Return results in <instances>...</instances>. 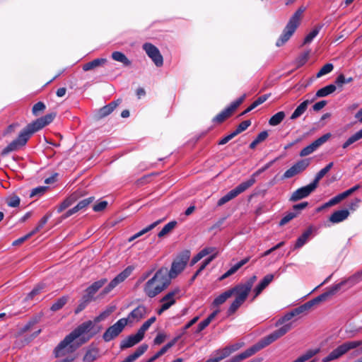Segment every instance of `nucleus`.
Masks as SVG:
<instances>
[{"label":"nucleus","mask_w":362,"mask_h":362,"mask_svg":"<svg viewBox=\"0 0 362 362\" xmlns=\"http://www.w3.org/2000/svg\"><path fill=\"white\" fill-rule=\"evenodd\" d=\"M107 279L105 278L100 279V280L93 282L86 290V294L83 296V299L86 303H89L93 300L94 295L106 283Z\"/></svg>","instance_id":"nucleus-18"},{"label":"nucleus","mask_w":362,"mask_h":362,"mask_svg":"<svg viewBox=\"0 0 362 362\" xmlns=\"http://www.w3.org/2000/svg\"><path fill=\"white\" fill-rule=\"evenodd\" d=\"M298 213L296 212H289L286 215H285L279 222L280 226H284L291 221L297 216Z\"/></svg>","instance_id":"nucleus-56"},{"label":"nucleus","mask_w":362,"mask_h":362,"mask_svg":"<svg viewBox=\"0 0 362 362\" xmlns=\"http://www.w3.org/2000/svg\"><path fill=\"white\" fill-rule=\"evenodd\" d=\"M317 186L312 182L310 184L294 191L290 198V201L297 202L300 199L305 198L308 197L313 192H314Z\"/></svg>","instance_id":"nucleus-19"},{"label":"nucleus","mask_w":362,"mask_h":362,"mask_svg":"<svg viewBox=\"0 0 362 362\" xmlns=\"http://www.w3.org/2000/svg\"><path fill=\"white\" fill-rule=\"evenodd\" d=\"M251 124L250 120H245L242 122L236 128V129L233 132L235 136L240 134L241 132L246 130Z\"/></svg>","instance_id":"nucleus-51"},{"label":"nucleus","mask_w":362,"mask_h":362,"mask_svg":"<svg viewBox=\"0 0 362 362\" xmlns=\"http://www.w3.org/2000/svg\"><path fill=\"white\" fill-rule=\"evenodd\" d=\"M177 225V222L173 221H170L161 229V230L158 233V236L159 238H162L169 233Z\"/></svg>","instance_id":"nucleus-41"},{"label":"nucleus","mask_w":362,"mask_h":362,"mask_svg":"<svg viewBox=\"0 0 362 362\" xmlns=\"http://www.w3.org/2000/svg\"><path fill=\"white\" fill-rule=\"evenodd\" d=\"M171 280L169 276L168 269L161 267L148 280L144 286V293L149 298H154L170 284Z\"/></svg>","instance_id":"nucleus-3"},{"label":"nucleus","mask_w":362,"mask_h":362,"mask_svg":"<svg viewBox=\"0 0 362 362\" xmlns=\"http://www.w3.org/2000/svg\"><path fill=\"white\" fill-rule=\"evenodd\" d=\"M269 98L268 95H263L259 97L257 100H255L252 104L255 107H257L258 105L264 103Z\"/></svg>","instance_id":"nucleus-64"},{"label":"nucleus","mask_w":362,"mask_h":362,"mask_svg":"<svg viewBox=\"0 0 362 362\" xmlns=\"http://www.w3.org/2000/svg\"><path fill=\"white\" fill-rule=\"evenodd\" d=\"M48 218H49V216H43L39 221V223H37V226L31 231L32 233H33V235H35V233H37L38 231H40L43 227L47 223V221H48Z\"/></svg>","instance_id":"nucleus-55"},{"label":"nucleus","mask_w":362,"mask_h":362,"mask_svg":"<svg viewBox=\"0 0 362 362\" xmlns=\"http://www.w3.org/2000/svg\"><path fill=\"white\" fill-rule=\"evenodd\" d=\"M323 25H317L305 37L303 45L310 43L313 39L318 35Z\"/></svg>","instance_id":"nucleus-36"},{"label":"nucleus","mask_w":362,"mask_h":362,"mask_svg":"<svg viewBox=\"0 0 362 362\" xmlns=\"http://www.w3.org/2000/svg\"><path fill=\"white\" fill-rule=\"evenodd\" d=\"M349 216L348 209H342L334 211L329 217V220L332 223H338L346 220Z\"/></svg>","instance_id":"nucleus-25"},{"label":"nucleus","mask_w":362,"mask_h":362,"mask_svg":"<svg viewBox=\"0 0 362 362\" xmlns=\"http://www.w3.org/2000/svg\"><path fill=\"white\" fill-rule=\"evenodd\" d=\"M181 335L175 337L173 340L166 344L160 351H158L155 355L148 359L147 362H153L160 356L163 355L168 349L173 347L180 338Z\"/></svg>","instance_id":"nucleus-26"},{"label":"nucleus","mask_w":362,"mask_h":362,"mask_svg":"<svg viewBox=\"0 0 362 362\" xmlns=\"http://www.w3.org/2000/svg\"><path fill=\"white\" fill-rule=\"evenodd\" d=\"M256 281L257 276L253 275L245 282L237 284L228 289L229 292H231V296L234 295L235 298L228 309V315L234 314L244 303Z\"/></svg>","instance_id":"nucleus-4"},{"label":"nucleus","mask_w":362,"mask_h":362,"mask_svg":"<svg viewBox=\"0 0 362 362\" xmlns=\"http://www.w3.org/2000/svg\"><path fill=\"white\" fill-rule=\"evenodd\" d=\"M122 103L121 99L112 101L108 105L103 107L99 110V115L101 117H106L113 112V110Z\"/></svg>","instance_id":"nucleus-27"},{"label":"nucleus","mask_w":362,"mask_h":362,"mask_svg":"<svg viewBox=\"0 0 362 362\" xmlns=\"http://www.w3.org/2000/svg\"><path fill=\"white\" fill-rule=\"evenodd\" d=\"M215 252L218 253L217 249L216 247H210L204 248L199 252V254L200 256L204 257L209 254H214Z\"/></svg>","instance_id":"nucleus-60"},{"label":"nucleus","mask_w":362,"mask_h":362,"mask_svg":"<svg viewBox=\"0 0 362 362\" xmlns=\"http://www.w3.org/2000/svg\"><path fill=\"white\" fill-rule=\"evenodd\" d=\"M180 290L175 288L166 293L160 300L162 304L168 305V309L175 303L176 300L180 298Z\"/></svg>","instance_id":"nucleus-22"},{"label":"nucleus","mask_w":362,"mask_h":362,"mask_svg":"<svg viewBox=\"0 0 362 362\" xmlns=\"http://www.w3.org/2000/svg\"><path fill=\"white\" fill-rule=\"evenodd\" d=\"M21 199L17 195L13 194L6 199V204L11 207H17L19 206Z\"/></svg>","instance_id":"nucleus-47"},{"label":"nucleus","mask_w":362,"mask_h":362,"mask_svg":"<svg viewBox=\"0 0 362 362\" xmlns=\"http://www.w3.org/2000/svg\"><path fill=\"white\" fill-rule=\"evenodd\" d=\"M161 221H162L161 220H158V221H156L154 223L150 224L149 226H148L145 228L142 229L139 232H138L136 234H134V235L131 236L129 238L128 241L129 242H132V241L134 240L136 238H138L141 237L144 234H145V233H148V231L151 230L152 229H153Z\"/></svg>","instance_id":"nucleus-31"},{"label":"nucleus","mask_w":362,"mask_h":362,"mask_svg":"<svg viewBox=\"0 0 362 362\" xmlns=\"http://www.w3.org/2000/svg\"><path fill=\"white\" fill-rule=\"evenodd\" d=\"M94 200L93 197H90L88 198L84 199L80 201L76 206L75 208L77 211L84 209L86 208L90 203H92Z\"/></svg>","instance_id":"nucleus-48"},{"label":"nucleus","mask_w":362,"mask_h":362,"mask_svg":"<svg viewBox=\"0 0 362 362\" xmlns=\"http://www.w3.org/2000/svg\"><path fill=\"white\" fill-rule=\"evenodd\" d=\"M81 196L80 193L75 192L72 193L69 197L65 199L57 208L58 213H61L71 205H72Z\"/></svg>","instance_id":"nucleus-23"},{"label":"nucleus","mask_w":362,"mask_h":362,"mask_svg":"<svg viewBox=\"0 0 362 362\" xmlns=\"http://www.w3.org/2000/svg\"><path fill=\"white\" fill-rule=\"evenodd\" d=\"M336 90V86L334 84H330L328 86H326L320 89H319L315 95L316 98H321V97H325L333 92H334Z\"/></svg>","instance_id":"nucleus-35"},{"label":"nucleus","mask_w":362,"mask_h":362,"mask_svg":"<svg viewBox=\"0 0 362 362\" xmlns=\"http://www.w3.org/2000/svg\"><path fill=\"white\" fill-rule=\"evenodd\" d=\"M57 114L56 112H51L49 114H47L46 115L41 117L34 122L28 124L26 126V128L30 132L31 134H34L35 132L40 130L45 126L50 124L54 119L55 118Z\"/></svg>","instance_id":"nucleus-15"},{"label":"nucleus","mask_w":362,"mask_h":362,"mask_svg":"<svg viewBox=\"0 0 362 362\" xmlns=\"http://www.w3.org/2000/svg\"><path fill=\"white\" fill-rule=\"evenodd\" d=\"M362 345V341H348L337 346L331 351L326 357L323 358L322 362H329L337 359L344 355L349 351Z\"/></svg>","instance_id":"nucleus-7"},{"label":"nucleus","mask_w":362,"mask_h":362,"mask_svg":"<svg viewBox=\"0 0 362 362\" xmlns=\"http://www.w3.org/2000/svg\"><path fill=\"white\" fill-rule=\"evenodd\" d=\"M134 270V267L132 266L127 267L125 269H124L122 272H120L118 275H117L101 291L100 296L101 297L105 296L108 294L111 291H112L116 286H117L119 284L122 283L127 277H129Z\"/></svg>","instance_id":"nucleus-13"},{"label":"nucleus","mask_w":362,"mask_h":362,"mask_svg":"<svg viewBox=\"0 0 362 362\" xmlns=\"http://www.w3.org/2000/svg\"><path fill=\"white\" fill-rule=\"evenodd\" d=\"M362 139V129L356 132L354 134L351 135L343 144L342 148H346L350 145L353 144L354 143L356 142L357 141Z\"/></svg>","instance_id":"nucleus-37"},{"label":"nucleus","mask_w":362,"mask_h":362,"mask_svg":"<svg viewBox=\"0 0 362 362\" xmlns=\"http://www.w3.org/2000/svg\"><path fill=\"white\" fill-rule=\"evenodd\" d=\"M310 164V158L302 159L296 163L293 166L298 173L304 171Z\"/></svg>","instance_id":"nucleus-39"},{"label":"nucleus","mask_w":362,"mask_h":362,"mask_svg":"<svg viewBox=\"0 0 362 362\" xmlns=\"http://www.w3.org/2000/svg\"><path fill=\"white\" fill-rule=\"evenodd\" d=\"M232 112L230 111V110L227 107L222 112H221L219 114H218L214 119L213 122L216 123H222L223 121H225L227 118H228L231 115Z\"/></svg>","instance_id":"nucleus-40"},{"label":"nucleus","mask_w":362,"mask_h":362,"mask_svg":"<svg viewBox=\"0 0 362 362\" xmlns=\"http://www.w3.org/2000/svg\"><path fill=\"white\" fill-rule=\"evenodd\" d=\"M299 174L295 168L292 165L289 169H288L283 175V178L287 179L293 177V176Z\"/></svg>","instance_id":"nucleus-59"},{"label":"nucleus","mask_w":362,"mask_h":362,"mask_svg":"<svg viewBox=\"0 0 362 362\" xmlns=\"http://www.w3.org/2000/svg\"><path fill=\"white\" fill-rule=\"evenodd\" d=\"M67 300L68 298L66 296L59 298V299L57 300L55 303L52 304V305L50 308V310L54 312L60 310L67 303Z\"/></svg>","instance_id":"nucleus-43"},{"label":"nucleus","mask_w":362,"mask_h":362,"mask_svg":"<svg viewBox=\"0 0 362 362\" xmlns=\"http://www.w3.org/2000/svg\"><path fill=\"white\" fill-rule=\"evenodd\" d=\"M230 351L227 346L223 349L218 350L216 353V356H218L220 361L228 357L230 354Z\"/></svg>","instance_id":"nucleus-57"},{"label":"nucleus","mask_w":362,"mask_h":362,"mask_svg":"<svg viewBox=\"0 0 362 362\" xmlns=\"http://www.w3.org/2000/svg\"><path fill=\"white\" fill-rule=\"evenodd\" d=\"M315 100L313 99L311 101L308 100H306L305 101H303V103H301L297 107L296 109L294 110V112H293V114L291 115L290 119H292V120H294L298 117H300L305 112V110H307L308 108V105Z\"/></svg>","instance_id":"nucleus-29"},{"label":"nucleus","mask_w":362,"mask_h":362,"mask_svg":"<svg viewBox=\"0 0 362 362\" xmlns=\"http://www.w3.org/2000/svg\"><path fill=\"white\" fill-rule=\"evenodd\" d=\"M330 133H327L315 141H314L313 143H311L310 145L307 146L306 147L303 148L299 155L301 157L307 156L312 153H313L317 148H318L320 146H322L323 144H325L330 137H331Z\"/></svg>","instance_id":"nucleus-17"},{"label":"nucleus","mask_w":362,"mask_h":362,"mask_svg":"<svg viewBox=\"0 0 362 362\" xmlns=\"http://www.w3.org/2000/svg\"><path fill=\"white\" fill-rule=\"evenodd\" d=\"M255 184V181L253 179L247 180L245 182H241L235 188L233 189L230 192H228L226 195L221 197L217 202V205L221 206L226 203L228 202L231 199L236 197L240 194L244 192L248 188L252 187Z\"/></svg>","instance_id":"nucleus-8"},{"label":"nucleus","mask_w":362,"mask_h":362,"mask_svg":"<svg viewBox=\"0 0 362 362\" xmlns=\"http://www.w3.org/2000/svg\"><path fill=\"white\" fill-rule=\"evenodd\" d=\"M115 310V307L110 306L107 308L104 311H103L98 316L95 317V322H100L105 319H106L113 311Z\"/></svg>","instance_id":"nucleus-44"},{"label":"nucleus","mask_w":362,"mask_h":362,"mask_svg":"<svg viewBox=\"0 0 362 362\" xmlns=\"http://www.w3.org/2000/svg\"><path fill=\"white\" fill-rule=\"evenodd\" d=\"M134 270V267L132 266L127 267L125 269H124L122 272H120L118 275H117L101 291L100 296L101 297L105 296L108 294L111 291H112L116 286H117L119 284L122 283L127 277H129Z\"/></svg>","instance_id":"nucleus-14"},{"label":"nucleus","mask_w":362,"mask_h":362,"mask_svg":"<svg viewBox=\"0 0 362 362\" xmlns=\"http://www.w3.org/2000/svg\"><path fill=\"white\" fill-rule=\"evenodd\" d=\"M231 297V292H229L228 290L220 294L217 296L213 301L212 305L214 307H218L219 305L224 303L228 298Z\"/></svg>","instance_id":"nucleus-34"},{"label":"nucleus","mask_w":362,"mask_h":362,"mask_svg":"<svg viewBox=\"0 0 362 362\" xmlns=\"http://www.w3.org/2000/svg\"><path fill=\"white\" fill-rule=\"evenodd\" d=\"M127 325V320L121 318L114 325L109 327L103 334V339L109 342L117 337Z\"/></svg>","instance_id":"nucleus-12"},{"label":"nucleus","mask_w":362,"mask_h":362,"mask_svg":"<svg viewBox=\"0 0 362 362\" xmlns=\"http://www.w3.org/2000/svg\"><path fill=\"white\" fill-rule=\"evenodd\" d=\"M112 58L115 61L122 62L126 66L131 65V61L121 52L116 51L112 52Z\"/></svg>","instance_id":"nucleus-33"},{"label":"nucleus","mask_w":362,"mask_h":362,"mask_svg":"<svg viewBox=\"0 0 362 362\" xmlns=\"http://www.w3.org/2000/svg\"><path fill=\"white\" fill-rule=\"evenodd\" d=\"M238 268L235 267V265L233 266L230 269H228L225 274H223L221 277L220 280L225 279L230 276V275L235 274L238 271Z\"/></svg>","instance_id":"nucleus-63"},{"label":"nucleus","mask_w":362,"mask_h":362,"mask_svg":"<svg viewBox=\"0 0 362 362\" xmlns=\"http://www.w3.org/2000/svg\"><path fill=\"white\" fill-rule=\"evenodd\" d=\"M190 257L189 251H185L179 255L172 263L170 270H168L170 280L175 278L186 267Z\"/></svg>","instance_id":"nucleus-11"},{"label":"nucleus","mask_w":362,"mask_h":362,"mask_svg":"<svg viewBox=\"0 0 362 362\" xmlns=\"http://www.w3.org/2000/svg\"><path fill=\"white\" fill-rule=\"evenodd\" d=\"M156 317H151L147 320L139 329L138 332L144 337L146 331L148 329L150 326L156 321Z\"/></svg>","instance_id":"nucleus-46"},{"label":"nucleus","mask_w":362,"mask_h":362,"mask_svg":"<svg viewBox=\"0 0 362 362\" xmlns=\"http://www.w3.org/2000/svg\"><path fill=\"white\" fill-rule=\"evenodd\" d=\"M93 326V322L91 320L86 321L78 325L70 334L66 335L55 348V356H63L66 353L75 351L81 345L88 341L92 335L86 338L83 335L89 332Z\"/></svg>","instance_id":"nucleus-1"},{"label":"nucleus","mask_w":362,"mask_h":362,"mask_svg":"<svg viewBox=\"0 0 362 362\" xmlns=\"http://www.w3.org/2000/svg\"><path fill=\"white\" fill-rule=\"evenodd\" d=\"M98 351L96 349H89L86 351L83 356V361L85 362H93L98 357Z\"/></svg>","instance_id":"nucleus-42"},{"label":"nucleus","mask_w":362,"mask_h":362,"mask_svg":"<svg viewBox=\"0 0 362 362\" xmlns=\"http://www.w3.org/2000/svg\"><path fill=\"white\" fill-rule=\"evenodd\" d=\"M316 353H317V351L310 350V351H307L305 354H304L303 355L298 357L296 360H295L293 362H305V361H308V359H310V358H312Z\"/></svg>","instance_id":"nucleus-53"},{"label":"nucleus","mask_w":362,"mask_h":362,"mask_svg":"<svg viewBox=\"0 0 362 362\" xmlns=\"http://www.w3.org/2000/svg\"><path fill=\"white\" fill-rule=\"evenodd\" d=\"M362 281V269L356 272L352 276H349L347 279L341 281L340 283L332 286L330 289L325 292L313 300L305 303V304L300 305V307L293 310L291 313L287 314L285 316L286 320H290L295 315H299L305 310H309L314 304L317 303L319 302L325 300L329 296L334 295L338 291L341 289V288L344 285H348L349 287H351L358 283Z\"/></svg>","instance_id":"nucleus-2"},{"label":"nucleus","mask_w":362,"mask_h":362,"mask_svg":"<svg viewBox=\"0 0 362 362\" xmlns=\"http://www.w3.org/2000/svg\"><path fill=\"white\" fill-rule=\"evenodd\" d=\"M305 11V7L300 6L290 18L288 23L284 28L282 34L276 42L277 47H281L284 45L295 33L297 28L299 26L303 12Z\"/></svg>","instance_id":"nucleus-6"},{"label":"nucleus","mask_w":362,"mask_h":362,"mask_svg":"<svg viewBox=\"0 0 362 362\" xmlns=\"http://www.w3.org/2000/svg\"><path fill=\"white\" fill-rule=\"evenodd\" d=\"M106 62L107 59L105 58L95 59L93 61L83 64V70L84 71L93 70L99 66H103L106 64Z\"/></svg>","instance_id":"nucleus-28"},{"label":"nucleus","mask_w":362,"mask_h":362,"mask_svg":"<svg viewBox=\"0 0 362 362\" xmlns=\"http://www.w3.org/2000/svg\"><path fill=\"white\" fill-rule=\"evenodd\" d=\"M344 199L345 197L344 196L343 193H340L337 196L334 197L333 198H332L331 199H329V202H326L323 207H329L336 205L337 204L339 203Z\"/></svg>","instance_id":"nucleus-49"},{"label":"nucleus","mask_w":362,"mask_h":362,"mask_svg":"<svg viewBox=\"0 0 362 362\" xmlns=\"http://www.w3.org/2000/svg\"><path fill=\"white\" fill-rule=\"evenodd\" d=\"M309 52H304L301 54H300L296 59V65L297 68H300L303 66L308 60L309 59Z\"/></svg>","instance_id":"nucleus-45"},{"label":"nucleus","mask_w":362,"mask_h":362,"mask_svg":"<svg viewBox=\"0 0 362 362\" xmlns=\"http://www.w3.org/2000/svg\"><path fill=\"white\" fill-rule=\"evenodd\" d=\"M255 184V181L253 179L247 180L245 182H241L235 188L233 189L230 192H228L226 195L221 197L217 202V205L221 206L226 203L228 202L231 199L236 197L240 194L244 192L248 188L252 187Z\"/></svg>","instance_id":"nucleus-9"},{"label":"nucleus","mask_w":362,"mask_h":362,"mask_svg":"<svg viewBox=\"0 0 362 362\" xmlns=\"http://www.w3.org/2000/svg\"><path fill=\"white\" fill-rule=\"evenodd\" d=\"M42 286H37L35 288H34L25 297V300L28 301L30 300H33L35 296L40 293L41 291L42 290Z\"/></svg>","instance_id":"nucleus-54"},{"label":"nucleus","mask_w":362,"mask_h":362,"mask_svg":"<svg viewBox=\"0 0 362 362\" xmlns=\"http://www.w3.org/2000/svg\"><path fill=\"white\" fill-rule=\"evenodd\" d=\"M274 279L273 274L266 275L263 279L256 286L253 290L254 297L253 299L257 298L262 291Z\"/></svg>","instance_id":"nucleus-24"},{"label":"nucleus","mask_w":362,"mask_h":362,"mask_svg":"<svg viewBox=\"0 0 362 362\" xmlns=\"http://www.w3.org/2000/svg\"><path fill=\"white\" fill-rule=\"evenodd\" d=\"M31 134L28 130L26 127L21 132L17 139L11 142L1 152L3 156L8 154L10 152L17 151L22 146H25L31 136Z\"/></svg>","instance_id":"nucleus-10"},{"label":"nucleus","mask_w":362,"mask_h":362,"mask_svg":"<svg viewBox=\"0 0 362 362\" xmlns=\"http://www.w3.org/2000/svg\"><path fill=\"white\" fill-rule=\"evenodd\" d=\"M46 108V106L42 102H37L35 104L32 108V112L35 116H37L40 112H43Z\"/></svg>","instance_id":"nucleus-52"},{"label":"nucleus","mask_w":362,"mask_h":362,"mask_svg":"<svg viewBox=\"0 0 362 362\" xmlns=\"http://www.w3.org/2000/svg\"><path fill=\"white\" fill-rule=\"evenodd\" d=\"M245 98V95H243L240 98L232 103L231 105L228 108L233 113V112L243 102Z\"/></svg>","instance_id":"nucleus-58"},{"label":"nucleus","mask_w":362,"mask_h":362,"mask_svg":"<svg viewBox=\"0 0 362 362\" xmlns=\"http://www.w3.org/2000/svg\"><path fill=\"white\" fill-rule=\"evenodd\" d=\"M143 339L144 337L137 331L136 334H131L122 340L119 344V348L121 350L131 348L139 344Z\"/></svg>","instance_id":"nucleus-20"},{"label":"nucleus","mask_w":362,"mask_h":362,"mask_svg":"<svg viewBox=\"0 0 362 362\" xmlns=\"http://www.w3.org/2000/svg\"><path fill=\"white\" fill-rule=\"evenodd\" d=\"M334 163L331 162L328 163L325 168L321 169L315 175L313 182L317 187L319 181L332 169Z\"/></svg>","instance_id":"nucleus-32"},{"label":"nucleus","mask_w":362,"mask_h":362,"mask_svg":"<svg viewBox=\"0 0 362 362\" xmlns=\"http://www.w3.org/2000/svg\"><path fill=\"white\" fill-rule=\"evenodd\" d=\"M285 116L286 115L284 112H278L269 119V124L273 127L279 125L284 120Z\"/></svg>","instance_id":"nucleus-38"},{"label":"nucleus","mask_w":362,"mask_h":362,"mask_svg":"<svg viewBox=\"0 0 362 362\" xmlns=\"http://www.w3.org/2000/svg\"><path fill=\"white\" fill-rule=\"evenodd\" d=\"M312 233V228H310L303 233V234L297 239L295 248L303 247L308 240Z\"/></svg>","instance_id":"nucleus-30"},{"label":"nucleus","mask_w":362,"mask_h":362,"mask_svg":"<svg viewBox=\"0 0 362 362\" xmlns=\"http://www.w3.org/2000/svg\"><path fill=\"white\" fill-rule=\"evenodd\" d=\"M46 189H47V187H37L36 188H34L31 191V192L30 194V197H33L37 195H41L46 191Z\"/></svg>","instance_id":"nucleus-61"},{"label":"nucleus","mask_w":362,"mask_h":362,"mask_svg":"<svg viewBox=\"0 0 362 362\" xmlns=\"http://www.w3.org/2000/svg\"><path fill=\"white\" fill-rule=\"evenodd\" d=\"M291 329V325L287 324L282 326L279 329L274 331L270 334L262 338L257 344H255V345L252 346L251 347L248 348L245 351L247 358L252 356L262 349L266 347L272 342L275 341L276 339H278L279 338L284 336L286 333H287Z\"/></svg>","instance_id":"nucleus-5"},{"label":"nucleus","mask_w":362,"mask_h":362,"mask_svg":"<svg viewBox=\"0 0 362 362\" xmlns=\"http://www.w3.org/2000/svg\"><path fill=\"white\" fill-rule=\"evenodd\" d=\"M146 308L144 305H140L134 309L129 315L127 317H124L127 320L128 323H132L134 322H139L146 316Z\"/></svg>","instance_id":"nucleus-21"},{"label":"nucleus","mask_w":362,"mask_h":362,"mask_svg":"<svg viewBox=\"0 0 362 362\" xmlns=\"http://www.w3.org/2000/svg\"><path fill=\"white\" fill-rule=\"evenodd\" d=\"M107 206V201H102L96 204H95L93 207V209L95 212H99L103 211Z\"/></svg>","instance_id":"nucleus-62"},{"label":"nucleus","mask_w":362,"mask_h":362,"mask_svg":"<svg viewBox=\"0 0 362 362\" xmlns=\"http://www.w3.org/2000/svg\"><path fill=\"white\" fill-rule=\"evenodd\" d=\"M143 49L157 66H163V58L156 46L147 42L143 45Z\"/></svg>","instance_id":"nucleus-16"},{"label":"nucleus","mask_w":362,"mask_h":362,"mask_svg":"<svg viewBox=\"0 0 362 362\" xmlns=\"http://www.w3.org/2000/svg\"><path fill=\"white\" fill-rule=\"evenodd\" d=\"M334 69V66L331 63L325 64L317 72V77L320 78L325 74L330 73Z\"/></svg>","instance_id":"nucleus-50"}]
</instances>
